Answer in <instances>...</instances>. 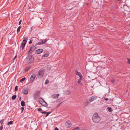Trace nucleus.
I'll list each match as a JSON object with an SVG mask.
<instances>
[{
    "label": "nucleus",
    "instance_id": "412c9836",
    "mask_svg": "<svg viewBox=\"0 0 130 130\" xmlns=\"http://www.w3.org/2000/svg\"><path fill=\"white\" fill-rule=\"evenodd\" d=\"M13 123V121H10L8 122L7 123L8 125H9L12 124Z\"/></svg>",
    "mask_w": 130,
    "mask_h": 130
},
{
    "label": "nucleus",
    "instance_id": "20e7f679",
    "mask_svg": "<svg viewBox=\"0 0 130 130\" xmlns=\"http://www.w3.org/2000/svg\"><path fill=\"white\" fill-rule=\"evenodd\" d=\"M41 100L39 101V103L40 104L43 106L46 107L47 105V103L43 99L41 98Z\"/></svg>",
    "mask_w": 130,
    "mask_h": 130
},
{
    "label": "nucleus",
    "instance_id": "bb28decb",
    "mask_svg": "<svg viewBox=\"0 0 130 130\" xmlns=\"http://www.w3.org/2000/svg\"><path fill=\"white\" fill-rule=\"evenodd\" d=\"M69 93L70 92L68 91H65V93L66 94H69Z\"/></svg>",
    "mask_w": 130,
    "mask_h": 130
},
{
    "label": "nucleus",
    "instance_id": "9b49d317",
    "mask_svg": "<svg viewBox=\"0 0 130 130\" xmlns=\"http://www.w3.org/2000/svg\"><path fill=\"white\" fill-rule=\"evenodd\" d=\"M22 92L24 94H27L28 93V91L27 88H24Z\"/></svg>",
    "mask_w": 130,
    "mask_h": 130
},
{
    "label": "nucleus",
    "instance_id": "e433bc0d",
    "mask_svg": "<svg viewBox=\"0 0 130 130\" xmlns=\"http://www.w3.org/2000/svg\"><path fill=\"white\" fill-rule=\"evenodd\" d=\"M105 100L106 101H107L108 100V99L107 98H105Z\"/></svg>",
    "mask_w": 130,
    "mask_h": 130
},
{
    "label": "nucleus",
    "instance_id": "f03ea898",
    "mask_svg": "<svg viewBox=\"0 0 130 130\" xmlns=\"http://www.w3.org/2000/svg\"><path fill=\"white\" fill-rule=\"evenodd\" d=\"M27 62L29 63H31L33 62L34 60V58L32 55H29L27 58Z\"/></svg>",
    "mask_w": 130,
    "mask_h": 130
},
{
    "label": "nucleus",
    "instance_id": "aec40b11",
    "mask_svg": "<svg viewBox=\"0 0 130 130\" xmlns=\"http://www.w3.org/2000/svg\"><path fill=\"white\" fill-rule=\"evenodd\" d=\"M17 96L16 95H14L12 96V100H14L16 98Z\"/></svg>",
    "mask_w": 130,
    "mask_h": 130
},
{
    "label": "nucleus",
    "instance_id": "ddd939ff",
    "mask_svg": "<svg viewBox=\"0 0 130 130\" xmlns=\"http://www.w3.org/2000/svg\"><path fill=\"white\" fill-rule=\"evenodd\" d=\"M36 48V46H33L30 47V49L29 50V53L32 52L34 51Z\"/></svg>",
    "mask_w": 130,
    "mask_h": 130
},
{
    "label": "nucleus",
    "instance_id": "a211bd4d",
    "mask_svg": "<svg viewBox=\"0 0 130 130\" xmlns=\"http://www.w3.org/2000/svg\"><path fill=\"white\" fill-rule=\"evenodd\" d=\"M21 28V26H20L18 27L17 30V33L20 31V29Z\"/></svg>",
    "mask_w": 130,
    "mask_h": 130
},
{
    "label": "nucleus",
    "instance_id": "423d86ee",
    "mask_svg": "<svg viewBox=\"0 0 130 130\" xmlns=\"http://www.w3.org/2000/svg\"><path fill=\"white\" fill-rule=\"evenodd\" d=\"M96 98V96H93L91 97L89 99L88 101V103H90L93 101Z\"/></svg>",
    "mask_w": 130,
    "mask_h": 130
},
{
    "label": "nucleus",
    "instance_id": "2eb2a0df",
    "mask_svg": "<svg viewBox=\"0 0 130 130\" xmlns=\"http://www.w3.org/2000/svg\"><path fill=\"white\" fill-rule=\"evenodd\" d=\"M75 72L76 75H78L79 77L83 76L81 74L80 72H78L77 70H75Z\"/></svg>",
    "mask_w": 130,
    "mask_h": 130
},
{
    "label": "nucleus",
    "instance_id": "39448f33",
    "mask_svg": "<svg viewBox=\"0 0 130 130\" xmlns=\"http://www.w3.org/2000/svg\"><path fill=\"white\" fill-rule=\"evenodd\" d=\"M27 39H24L22 43L21 44V47L22 48V50H23L25 47V45L27 41Z\"/></svg>",
    "mask_w": 130,
    "mask_h": 130
},
{
    "label": "nucleus",
    "instance_id": "4be33fe9",
    "mask_svg": "<svg viewBox=\"0 0 130 130\" xmlns=\"http://www.w3.org/2000/svg\"><path fill=\"white\" fill-rule=\"evenodd\" d=\"M48 55H49L48 54H44L42 56V57H47L48 56Z\"/></svg>",
    "mask_w": 130,
    "mask_h": 130
},
{
    "label": "nucleus",
    "instance_id": "ea45409f",
    "mask_svg": "<svg viewBox=\"0 0 130 130\" xmlns=\"http://www.w3.org/2000/svg\"><path fill=\"white\" fill-rule=\"evenodd\" d=\"M87 105V103H86L85 104V105L86 106Z\"/></svg>",
    "mask_w": 130,
    "mask_h": 130
},
{
    "label": "nucleus",
    "instance_id": "4468645a",
    "mask_svg": "<svg viewBox=\"0 0 130 130\" xmlns=\"http://www.w3.org/2000/svg\"><path fill=\"white\" fill-rule=\"evenodd\" d=\"M47 41L46 39H44L42 40L41 42H39L37 44L38 45H40L42 44H44L45 42H46Z\"/></svg>",
    "mask_w": 130,
    "mask_h": 130
},
{
    "label": "nucleus",
    "instance_id": "b1692460",
    "mask_svg": "<svg viewBox=\"0 0 130 130\" xmlns=\"http://www.w3.org/2000/svg\"><path fill=\"white\" fill-rule=\"evenodd\" d=\"M127 61L128 63L129 64H130V59L129 58H127Z\"/></svg>",
    "mask_w": 130,
    "mask_h": 130
},
{
    "label": "nucleus",
    "instance_id": "1a4fd4ad",
    "mask_svg": "<svg viewBox=\"0 0 130 130\" xmlns=\"http://www.w3.org/2000/svg\"><path fill=\"white\" fill-rule=\"evenodd\" d=\"M40 94V92L39 91L37 92L34 95V97L35 99H36L39 96Z\"/></svg>",
    "mask_w": 130,
    "mask_h": 130
},
{
    "label": "nucleus",
    "instance_id": "72a5a7b5",
    "mask_svg": "<svg viewBox=\"0 0 130 130\" xmlns=\"http://www.w3.org/2000/svg\"><path fill=\"white\" fill-rule=\"evenodd\" d=\"M41 110L42 109L41 108H39L38 109V111H40V112H41L40 111H41Z\"/></svg>",
    "mask_w": 130,
    "mask_h": 130
},
{
    "label": "nucleus",
    "instance_id": "c756f323",
    "mask_svg": "<svg viewBox=\"0 0 130 130\" xmlns=\"http://www.w3.org/2000/svg\"><path fill=\"white\" fill-rule=\"evenodd\" d=\"M51 113V112H47V113H46V117L47 116L49 115V114H50Z\"/></svg>",
    "mask_w": 130,
    "mask_h": 130
},
{
    "label": "nucleus",
    "instance_id": "473e14b6",
    "mask_svg": "<svg viewBox=\"0 0 130 130\" xmlns=\"http://www.w3.org/2000/svg\"><path fill=\"white\" fill-rule=\"evenodd\" d=\"M41 112L42 113L44 114H45L47 113V112H46L45 111L44 112Z\"/></svg>",
    "mask_w": 130,
    "mask_h": 130
},
{
    "label": "nucleus",
    "instance_id": "f704fd0d",
    "mask_svg": "<svg viewBox=\"0 0 130 130\" xmlns=\"http://www.w3.org/2000/svg\"><path fill=\"white\" fill-rule=\"evenodd\" d=\"M21 108V109H22V112L23 111L24 108L23 107H22Z\"/></svg>",
    "mask_w": 130,
    "mask_h": 130
},
{
    "label": "nucleus",
    "instance_id": "5701e85b",
    "mask_svg": "<svg viewBox=\"0 0 130 130\" xmlns=\"http://www.w3.org/2000/svg\"><path fill=\"white\" fill-rule=\"evenodd\" d=\"M35 38L33 37L30 40V41H29V44H30L32 43V42L33 41V39Z\"/></svg>",
    "mask_w": 130,
    "mask_h": 130
},
{
    "label": "nucleus",
    "instance_id": "4c0bfd02",
    "mask_svg": "<svg viewBox=\"0 0 130 130\" xmlns=\"http://www.w3.org/2000/svg\"><path fill=\"white\" fill-rule=\"evenodd\" d=\"M111 81L112 82H114V81H115V80L114 79H112V80H111Z\"/></svg>",
    "mask_w": 130,
    "mask_h": 130
},
{
    "label": "nucleus",
    "instance_id": "cd10ccee",
    "mask_svg": "<svg viewBox=\"0 0 130 130\" xmlns=\"http://www.w3.org/2000/svg\"><path fill=\"white\" fill-rule=\"evenodd\" d=\"M49 83V81L47 79L46 80L45 82V84H47Z\"/></svg>",
    "mask_w": 130,
    "mask_h": 130
},
{
    "label": "nucleus",
    "instance_id": "6ab92c4d",
    "mask_svg": "<svg viewBox=\"0 0 130 130\" xmlns=\"http://www.w3.org/2000/svg\"><path fill=\"white\" fill-rule=\"evenodd\" d=\"M107 109L110 112H111L112 111V110L111 108L110 107H107Z\"/></svg>",
    "mask_w": 130,
    "mask_h": 130
},
{
    "label": "nucleus",
    "instance_id": "2f4dec72",
    "mask_svg": "<svg viewBox=\"0 0 130 130\" xmlns=\"http://www.w3.org/2000/svg\"><path fill=\"white\" fill-rule=\"evenodd\" d=\"M22 23V20H20L19 22V25H20Z\"/></svg>",
    "mask_w": 130,
    "mask_h": 130
},
{
    "label": "nucleus",
    "instance_id": "c85d7f7f",
    "mask_svg": "<svg viewBox=\"0 0 130 130\" xmlns=\"http://www.w3.org/2000/svg\"><path fill=\"white\" fill-rule=\"evenodd\" d=\"M15 91H17L18 90V86H16L15 87Z\"/></svg>",
    "mask_w": 130,
    "mask_h": 130
},
{
    "label": "nucleus",
    "instance_id": "0eeeda50",
    "mask_svg": "<svg viewBox=\"0 0 130 130\" xmlns=\"http://www.w3.org/2000/svg\"><path fill=\"white\" fill-rule=\"evenodd\" d=\"M66 125L67 127L68 128L72 126V124L71 122L69 121H67L66 123Z\"/></svg>",
    "mask_w": 130,
    "mask_h": 130
},
{
    "label": "nucleus",
    "instance_id": "a878e982",
    "mask_svg": "<svg viewBox=\"0 0 130 130\" xmlns=\"http://www.w3.org/2000/svg\"><path fill=\"white\" fill-rule=\"evenodd\" d=\"M4 119H2L0 121V122L1 123V124L2 125V124L4 122Z\"/></svg>",
    "mask_w": 130,
    "mask_h": 130
},
{
    "label": "nucleus",
    "instance_id": "f8f14e48",
    "mask_svg": "<svg viewBox=\"0 0 130 130\" xmlns=\"http://www.w3.org/2000/svg\"><path fill=\"white\" fill-rule=\"evenodd\" d=\"M59 94H53L51 96V97L53 99H57L58 96Z\"/></svg>",
    "mask_w": 130,
    "mask_h": 130
},
{
    "label": "nucleus",
    "instance_id": "dca6fc26",
    "mask_svg": "<svg viewBox=\"0 0 130 130\" xmlns=\"http://www.w3.org/2000/svg\"><path fill=\"white\" fill-rule=\"evenodd\" d=\"M79 77L80 78L78 79L77 82L78 83V84H81L80 82L83 79V76Z\"/></svg>",
    "mask_w": 130,
    "mask_h": 130
},
{
    "label": "nucleus",
    "instance_id": "f257e3e1",
    "mask_svg": "<svg viewBox=\"0 0 130 130\" xmlns=\"http://www.w3.org/2000/svg\"><path fill=\"white\" fill-rule=\"evenodd\" d=\"M92 119L93 121L95 123H98L100 120V118L98 116V113H95L93 115Z\"/></svg>",
    "mask_w": 130,
    "mask_h": 130
},
{
    "label": "nucleus",
    "instance_id": "7ed1b4c3",
    "mask_svg": "<svg viewBox=\"0 0 130 130\" xmlns=\"http://www.w3.org/2000/svg\"><path fill=\"white\" fill-rule=\"evenodd\" d=\"M45 70L44 69H40L38 72L37 74L38 78H41L42 77L44 74Z\"/></svg>",
    "mask_w": 130,
    "mask_h": 130
},
{
    "label": "nucleus",
    "instance_id": "58836bf2",
    "mask_svg": "<svg viewBox=\"0 0 130 130\" xmlns=\"http://www.w3.org/2000/svg\"><path fill=\"white\" fill-rule=\"evenodd\" d=\"M17 57V55H16L15 57H14V59H15Z\"/></svg>",
    "mask_w": 130,
    "mask_h": 130
},
{
    "label": "nucleus",
    "instance_id": "f3484780",
    "mask_svg": "<svg viewBox=\"0 0 130 130\" xmlns=\"http://www.w3.org/2000/svg\"><path fill=\"white\" fill-rule=\"evenodd\" d=\"M21 104L22 106H24L25 105V103L24 101H22L21 102Z\"/></svg>",
    "mask_w": 130,
    "mask_h": 130
},
{
    "label": "nucleus",
    "instance_id": "6e6552de",
    "mask_svg": "<svg viewBox=\"0 0 130 130\" xmlns=\"http://www.w3.org/2000/svg\"><path fill=\"white\" fill-rule=\"evenodd\" d=\"M36 75L35 74H32L30 78V83H32L36 78Z\"/></svg>",
    "mask_w": 130,
    "mask_h": 130
},
{
    "label": "nucleus",
    "instance_id": "a19ab883",
    "mask_svg": "<svg viewBox=\"0 0 130 130\" xmlns=\"http://www.w3.org/2000/svg\"><path fill=\"white\" fill-rule=\"evenodd\" d=\"M21 97H20L19 100H21Z\"/></svg>",
    "mask_w": 130,
    "mask_h": 130
},
{
    "label": "nucleus",
    "instance_id": "9d476101",
    "mask_svg": "<svg viewBox=\"0 0 130 130\" xmlns=\"http://www.w3.org/2000/svg\"><path fill=\"white\" fill-rule=\"evenodd\" d=\"M43 51L42 49H39L36 51L35 53L37 54H39L41 53Z\"/></svg>",
    "mask_w": 130,
    "mask_h": 130
},
{
    "label": "nucleus",
    "instance_id": "c9c22d12",
    "mask_svg": "<svg viewBox=\"0 0 130 130\" xmlns=\"http://www.w3.org/2000/svg\"><path fill=\"white\" fill-rule=\"evenodd\" d=\"M55 130H59L58 128H57V127H56L55 128Z\"/></svg>",
    "mask_w": 130,
    "mask_h": 130
},
{
    "label": "nucleus",
    "instance_id": "393cba45",
    "mask_svg": "<svg viewBox=\"0 0 130 130\" xmlns=\"http://www.w3.org/2000/svg\"><path fill=\"white\" fill-rule=\"evenodd\" d=\"M26 78L25 77H24L23 78L21 79L20 80V82H23L24 81L25 79Z\"/></svg>",
    "mask_w": 130,
    "mask_h": 130
},
{
    "label": "nucleus",
    "instance_id": "7c9ffc66",
    "mask_svg": "<svg viewBox=\"0 0 130 130\" xmlns=\"http://www.w3.org/2000/svg\"><path fill=\"white\" fill-rule=\"evenodd\" d=\"M3 127V126L2 125L0 127V130H2Z\"/></svg>",
    "mask_w": 130,
    "mask_h": 130
}]
</instances>
